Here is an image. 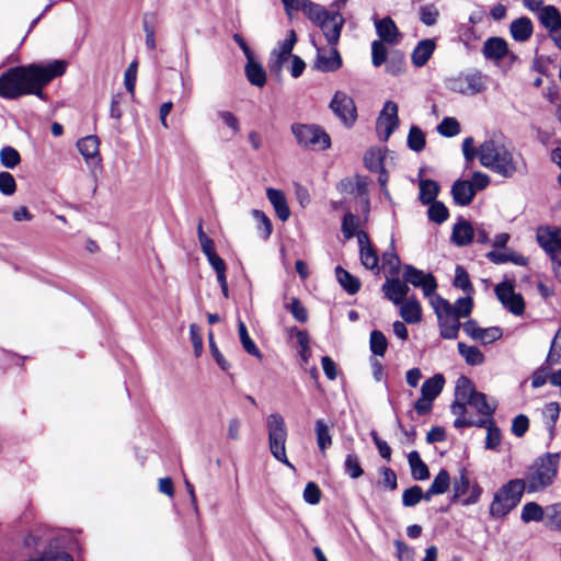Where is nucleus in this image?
<instances>
[{
	"instance_id": "obj_60",
	"label": "nucleus",
	"mask_w": 561,
	"mask_h": 561,
	"mask_svg": "<svg viewBox=\"0 0 561 561\" xmlns=\"http://www.w3.org/2000/svg\"><path fill=\"white\" fill-rule=\"evenodd\" d=\"M421 500H423V490L421 486L414 485L403 491L402 504L405 507L415 506Z\"/></svg>"
},
{
	"instance_id": "obj_3",
	"label": "nucleus",
	"mask_w": 561,
	"mask_h": 561,
	"mask_svg": "<svg viewBox=\"0 0 561 561\" xmlns=\"http://www.w3.org/2000/svg\"><path fill=\"white\" fill-rule=\"evenodd\" d=\"M559 453H547L538 457L526 470L522 480L528 493L541 492L550 486L558 473Z\"/></svg>"
},
{
	"instance_id": "obj_47",
	"label": "nucleus",
	"mask_w": 561,
	"mask_h": 561,
	"mask_svg": "<svg viewBox=\"0 0 561 561\" xmlns=\"http://www.w3.org/2000/svg\"><path fill=\"white\" fill-rule=\"evenodd\" d=\"M546 525L551 529L561 531V503L546 506Z\"/></svg>"
},
{
	"instance_id": "obj_13",
	"label": "nucleus",
	"mask_w": 561,
	"mask_h": 561,
	"mask_svg": "<svg viewBox=\"0 0 561 561\" xmlns=\"http://www.w3.org/2000/svg\"><path fill=\"white\" fill-rule=\"evenodd\" d=\"M332 112L347 127H351L357 118L354 100L344 91H336L330 102Z\"/></svg>"
},
{
	"instance_id": "obj_16",
	"label": "nucleus",
	"mask_w": 561,
	"mask_h": 561,
	"mask_svg": "<svg viewBox=\"0 0 561 561\" xmlns=\"http://www.w3.org/2000/svg\"><path fill=\"white\" fill-rule=\"evenodd\" d=\"M343 25H344V19L340 13L328 14L318 24V26L321 28V31L330 46L337 45Z\"/></svg>"
},
{
	"instance_id": "obj_50",
	"label": "nucleus",
	"mask_w": 561,
	"mask_h": 561,
	"mask_svg": "<svg viewBox=\"0 0 561 561\" xmlns=\"http://www.w3.org/2000/svg\"><path fill=\"white\" fill-rule=\"evenodd\" d=\"M454 286L463 290L466 295H472L474 288L469 279V275L466 270L458 265L455 270Z\"/></svg>"
},
{
	"instance_id": "obj_14",
	"label": "nucleus",
	"mask_w": 561,
	"mask_h": 561,
	"mask_svg": "<svg viewBox=\"0 0 561 561\" xmlns=\"http://www.w3.org/2000/svg\"><path fill=\"white\" fill-rule=\"evenodd\" d=\"M536 240L539 247L551 256L552 261L558 260L557 253L561 252V227H538Z\"/></svg>"
},
{
	"instance_id": "obj_54",
	"label": "nucleus",
	"mask_w": 561,
	"mask_h": 561,
	"mask_svg": "<svg viewBox=\"0 0 561 561\" xmlns=\"http://www.w3.org/2000/svg\"><path fill=\"white\" fill-rule=\"evenodd\" d=\"M437 133L444 137H454L460 133V124L454 117H445L437 126Z\"/></svg>"
},
{
	"instance_id": "obj_57",
	"label": "nucleus",
	"mask_w": 561,
	"mask_h": 561,
	"mask_svg": "<svg viewBox=\"0 0 561 561\" xmlns=\"http://www.w3.org/2000/svg\"><path fill=\"white\" fill-rule=\"evenodd\" d=\"M285 308L298 322L304 323L308 320V311L298 298H290V300L285 304Z\"/></svg>"
},
{
	"instance_id": "obj_10",
	"label": "nucleus",
	"mask_w": 561,
	"mask_h": 561,
	"mask_svg": "<svg viewBox=\"0 0 561 561\" xmlns=\"http://www.w3.org/2000/svg\"><path fill=\"white\" fill-rule=\"evenodd\" d=\"M453 491L454 500L462 499L461 503L465 506L478 503L482 494V489L477 482L470 483L468 472L465 468H462L459 471V476L455 478Z\"/></svg>"
},
{
	"instance_id": "obj_30",
	"label": "nucleus",
	"mask_w": 561,
	"mask_h": 561,
	"mask_svg": "<svg viewBox=\"0 0 561 561\" xmlns=\"http://www.w3.org/2000/svg\"><path fill=\"white\" fill-rule=\"evenodd\" d=\"M510 32L515 41L526 42L533 34V23L526 16L518 18L512 22Z\"/></svg>"
},
{
	"instance_id": "obj_27",
	"label": "nucleus",
	"mask_w": 561,
	"mask_h": 561,
	"mask_svg": "<svg viewBox=\"0 0 561 561\" xmlns=\"http://www.w3.org/2000/svg\"><path fill=\"white\" fill-rule=\"evenodd\" d=\"M376 31L381 41L396 44L398 42L399 31L390 18H383L375 23Z\"/></svg>"
},
{
	"instance_id": "obj_8",
	"label": "nucleus",
	"mask_w": 561,
	"mask_h": 561,
	"mask_svg": "<svg viewBox=\"0 0 561 561\" xmlns=\"http://www.w3.org/2000/svg\"><path fill=\"white\" fill-rule=\"evenodd\" d=\"M446 87L449 91L462 95H476L486 89V77L480 71L459 73L447 79Z\"/></svg>"
},
{
	"instance_id": "obj_15",
	"label": "nucleus",
	"mask_w": 561,
	"mask_h": 561,
	"mask_svg": "<svg viewBox=\"0 0 561 561\" xmlns=\"http://www.w3.org/2000/svg\"><path fill=\"white\" fill-rule=\"evenodd\" d=\"M316 46L313 68L321 72H335L342 67V57L335 46Z\"/></svg>"
},
{
	"instance_id": "obj_46",
	"label": "nucleus",
	"mask_w": 561,
	"mask_h": 561,
	"mask_svg": "<svg viewBox=\"0 0 561 561\" xmlns=\"http://www.w3.org/2000/svg\"><path fill=\"white\" fill-rule=\"evenodd\" d=\"M293 55L288 51L283 50L278 46H276L270 57L268 68L272 72L279 73L283 69L284 64Z\"/></svg>"
},
{
	"instance_id": "obj_4",
	"label": "nucleus",
	"mask_w": 561,
	"mask_h": 561,
	"mask_svg": "<svg viewBox=\"0 0 561 561\" xmlns=\"http://www.w3.org/2000/svg\"><path fill=\"white\" fill-rule=\"evenodd\" d=\"M524 492L522 480H510L495 492L490 504V515L496 518L506 516L518 505Z\"/></svg>"
},
{
	"instance_id": "obj_64",
	"label": "nucleus",
	"mask_w": 561,
	"mask_h": 561,
	"mask_svg": "<svg viewBox=\"0 0 561 561\" xmlns=\"http://www.w3.org/2000/svg\"><path fill=\"white\" fill-rule=\"evenodd\" d=\"M358 230V220L357 218L351 214L347 213L343 217L342 221V232L346 239L353 238L355 234H357Z\"/></svg>"
},
{
	"instance_id": "obj_58",
	"label": "nucleus",
	"mask_w": 561,
	"mask_h": 561,
	"mask_svg": "<svg viewBox=\"0 0 561 561\" xmlns=\"http://www.w3.org/2000/svg\"><path fill=\"white\" fill-rule=\"evenodd\" d=\"M252 216L257 221V230L263 239H268L272 233V222L270 218L259 209L252 210Z\"/></svg>"
},
{
	"instance_id": "obj_17",
	"label": "nucleus",
	"mask_w": 561,
	"mask_h": 561,
	"mask_svg": "<svg viewBox=\"0 0 561 561\" xmlns=\"http://www.w3.org/2000/svg\"><path fill=\"white\" fill-rule=\"evenodd\" d=\"M77 148L84 158L87 164L99 165L101 163L100 157V140L94 135L85 136L77 141Z\"/></svg>"
},
{
	"instance_id": "obj_32",
	"label": "nucleus",
	"mask_w": 561,
	"mask_h": 561,
	"mask_svg": "<svg viewBox=\"0 0 561 561\" xmlns=\"http://www.w3.org/2000/svg\"><path fill=\"white\" fill-rule=\"evenodd\" d=\"M468 405L474 408L480 414L491 416L495 409L496 402H489L485 394L482 392H476L468 401Z\"/></svg>"
},
{
	"instance_id": "obj_22",
	"label": "nucleus",
	"mask_w": 561,
	"mask_h": 561,
	"mask_svg": "<svg viewBox=\"0 0 561 561\" xmlns=\"http://www.w3.org/2000/svg\"><path fill=\"white\" fill-rule=\"evenodd\" d=\"M436 44L432 38L422 39L413 49L411 59L415 67H423L432 57Z\"/></svg>"
},
{
	"instance_id": "obj_19",
	"label": "nucleus",
	"mask_w": 561,
	"mask_h": 561,
	"mask_svg": "<svg viewBox=\"0 0 561 561\" xmlns=\"http://www.w3.org/2000/svg\"><path fill=\"white\" fill-rule=\"evenodd\" d=\"M357 240H358V244H359L362 264L367 270H370V271L376 270L378 272L379 271V266H378L379 259L369 242L367 233H365L364 231H359L357 233Z\"/></svg>"
},
{
	"instance_id": "obj_41",
	"label": "nucleus",
	"mask_w": 561,
	"mask_h": 561,
	"mask_svg": "<svg viewBox=\"0 0 561 561\" xmlns=\"http://www.w3.org/2000/svg\"><path fill=\"white\" fill-rule=\"evenodd\" d=\"M316 436H317V444L321 453H324L327 448H329L332 445V437L330 434L329 426L323 420H317L316 421Z\"/></svg>"
},
{
	"instance_id": "obj_38",
	"label": "nucleus",
	"mask_w": 561,
	"mask_h": 561,
	"mask_svg": "<svg viewBox=\"0 0 561 561\" xmlns=\"http://www.w3.org/2000/svg\"><path fill=\"white\" fill-rule=\"evenodd\" d=\"M335 275L341 286L351 295L356 294L360 288L359 280L354 277L351 273L337 266L335 268Z\"/></svg>"
},
{
	"instance_id": "obj_53",
	"label": "nucleus",
	"mask_w": 561,
	"mask_h": 561,
	"mask_svg": "<svg viewBox=\"0 0 561 561\" xmlns=\"http://www.w3.org/2000/svg\"><path fill=\"white\" fill-rule=\"evenodd\" d=\"M486 424L483 427H486V439H485V447L488 449H496L497 446L501 443V431L499 427L494 425V422L492 420H484Z\"/></svg>"
},
{
	"instance_id": "obj_44",
	"label": "nucleus",
	"mask_w": 561,
	"mask_h": 561,
	"mask_svg": "<svg viewBox=\"0 0 561 561\" xmlns=\"http://www.w3.org/2000/svg\"><path fill=\"white\" fill-rule=\"evenodd\" d=\"M369 346L374 355L382 357L388 348V341L386 335L381 331L374 330L370 333Z\"/></svg>"
},
{
	"instance_id": "obj_34",
	"label": "nucleus",
	"mask_w": 561,
	"mask_h": 561,
	"mask_svg": "<svg viewBox=\"0 0 561 561\" xmlns=\"http://www.w3.org/2000/svg\"><path fill=\"white\" fill-rule=\"evenodd\" d=\"M444 377L440 374L434 375L433 377L426 379L421 388V394L423 397H427L432 400H434L436 397L439 396L444 388Z\"/></svg>"
},
{
	"instance_id": "obj_61",
	"label": "nucleus",
	"mask_w": 561,
	"mask_h": 561,
	"mask_svg": "<svg viewBox=\"0 0 561 561\" xmlns=\"http://www.w3.org/2000/svg\"><path fill=\"white\" fill-rule=\"evenodd\" d=\"M439 11L434 4H426L420 8V20L426 26L436 24Z\"/></svg>"
},
{
	"instance_id": "obj_28",
	"label": "nucleus",
	"mask_w": 561,
	"mask_h": 561,
	"mask_svg": "<svg viewBox=\"0 0 561 561\" xmlns=\"http://www.w3.org/2000/svg\"><path fill=\"white\" fill-rule=\"evenodd\" d=\"M474 238V229L472 226L466 221L460 220L453 228L451 240L455 244L459 247H465L471 243Z\"/></svg>"
},
{
	"instance_id": "obj_51",
	"label": "nucleus",
	"mask_w": 561,
	"mask_h": 561,
	"mask_svg": "<svg viewBox=\"0 0 561 561\" xmlns=\"http://www.w3.org/2000/svg\"><path fill=\"white\" fill-rule=\"evenodd\" d=\"M300 10H302L307 16L314 22L317 25L323 20L330 12L324 10L321 5L314 4L308 0L304 2Z\"/></svg>"
},
{
	"instance_id": "obj_21",
	"label": "nucleus",
	"mask_w": 561,
	"mask_h": 561,
	"mask_svg": "<svg viewBox=\"0 0 561 561\" xmlns=\"http://www.w3.org/2000/svg\"><path fill=\"white\" fill-rule=\"evenodd\" d=\"M266 196L272 204L277 217L282 221H286L290 216V209L284 192L277 188L268 187L266 190Z\"/></svg>"
},
{
	"instance_id": "obj_45",
	"label": "nucleus",
	"mask_w": 561,
	"mask_h": 561,
	"mask_svg": "<svg viewBox=\"0 0 561 561\" xmlns=\"http://www.w3.org/2000/svg\"><path fill=\"white\" fill-rule=\"evenodd\" d=\"M477 391L468 377L460 376L456 382L455 397L457 400L468 401Z\"/></svg>"
},
{
	"instance_id": "obj_33",
	"label": "nucleus",
	"mask_w": 561,
	"mask_h": 561,
	"mask_svg": "<svg viewBox=\"0 0 561 561\" xmlns=\"http://www.w3.org/2000/svg\"><path fill=\"white\" fill-rule=\"evenodd\" d=\"M238 333H239V339H240V342H241L244 351L248 354H250L259 359H262L263 355H262L261 351L259 350V347L256 346V344L254 343V341L250 337L248 329L242 320L238 321Z\"/></svg>"
},
{
	"instance_id": "obj_7",
	"label": "nucleus",
	"mask_w": 561,
	"mask_h": 561,
	"mask_svg": "<svg viewBox=\"0 0 561 561\" xmlns=\"http://www.w3.org/2000/svg\"><path fill=\"white\" fill-rule=\"evenodd\" d=\"M291 131L297 142L308 149L325 150L331 145L330 136L319 126L295 124Z\"/></svg>"
},
{
	"instance_id": "obj_26",
	"label": "nucleus",
	"mask_w": 561,
	"mask_h": 561,
	"mask_svg": "<svg viewBox=\"0 0 561 561\" xmlns=\"http://www.w3.org/2000/svg\"><path fill=\"white\" fill-rule=\"evenodd\" d=\"M540 23L549 32H557L561 26V14L554 5H545L538 14Z\"/></svg>"
},
{
	"instance_id": "obj_20",
	"label": "nucleus",
	"mask_w": 561,
	"mask_h": 561,
	"mask_svg": "<svg viewBox=\"0 0 561 561\" xmlns=\"http://www.w3.org/2000/svg\"><path fill=\"white\" fill-rule=\"evenodd\" d=\"M451 195L455 204L467 206L473 201L476 192L468 180H457L451 186Z\"/></svg>"
},
{
	"instance_id": "obj_59",
	"label": "nucleus",
	"mask_w": 561,
	"mask_h": 561,
	"mask_svg": "<svg viewBox=\"0 0 561 561\" xmlns=\"http://www.w3.org/2000/svg\"><path fill=\"white\" fill-rule=\"evenodd\" d=\"M27 561H73V559L69 553L50 547L48 550L44 551L41 557Z\"/></svg>"
},
{
	"instance_id": "obj_37",
	"label": "nucleus",
	"mask_w": 561,
	"mask_h": 561,
	"mask_svg": "<svg viewBox=\"0 0 561 561\" xmlns=\"http://www.w3.org/2000/svg\"><path fill=\"white\" fill-rule=\"evenodd\" d=\"M420 188V201L424 205H428L436 201V197L439 192V186L437 182L433 180H422L419 184Z\"/></svg>"
},
{
	"instance_id": "obj_55",
	"label": "nucleus",
	"mask_w": 561,
	"mask_h": 561,
	"mask_svg": "<svg viewBox=\"0 0 561 561\" xmlns=\"http://www.w3.org/2000/svg\"><path fill=\"white\" fill-rule=\"evenodd\" d=\"M549 363L542 364L538 367L531 375V387L540 388L545 386L548 381L550 382L551 369Z\"/></svg>"
},
{
	"instance_id": "obj_56",
	"label": "nucleus",
	"mask_w": 561,
	"mask_h": 561,
	"mask_svg": "<svg viewBox=\"0 0 561 561\" xmlns=\"http://www.w3.org/2000/svg\"><path fill=\"white\" fill-rule=\"evenodd\" d=\"M472 307L473 301L471 295H467L466 297L457 299L456 302L451 305V310L454 314L461 319L470 316Z\"/></svg>"
},
{
	"instance_id": "obj_6",
	"label": "nucleus",
	"mask_w": 561,
	"mask_h": 561,
	"mask_svg": "<svg viewBox=\"0 0 561 561\" xmlns=\"http://www.w3.org/2000/svg\"><path fill=\"white\" fill-rule=\"evenodd\" d=\"M431 307L433 308L439 334L445 340H456L461 328L460 319L453 313L451 304L442 296L432 297Z\"/></svg>"
},
{
	"instance_id": "obj_24",
	"label": "nucleus",
	"mask_w": 561,
	"mask_h": 561,
	"mask_svg": "<svg viewBox=\"0 0 561 561\" xmlns=\"http://www.w3.org/2000/svg\"><path fill=\"white\" fill-rule=\"evenodd\" d=\"M400 305V316L407 323L414 324L422 320V307L415 297H410Z\"/></svg>"
},
{
	"instance_id": "obj_31",
	"label": "nucleus",
	"mask_w": 561,
	"mask_h": 561,
	"mask_svg": "<svg viewBox=\"0 0 561 561\" xmlns=\"http://www.w3.org/2000/svg\"><path fill=\"white\" fill-rule=\"evenodd\" d=\"M408 462L411 468V474L414 480L423 481L428 479L430 471L426 463L421 459L416 450L409 453Z\"/></svg>"
},
{
	"instance_id": "obj_25",
	"label": "nucleus",
	"mask_w": 561,
	"mask_h": 561,
	"mask_svg": "<svg viewBox=\"0 0 561 561\" xmlns=\"http://www.w3.org/2000/svg\"><path fill=\"white\" fill-rule=\"evenodd\" d=\"M466 405H468L467 401L457 400V399L451 404V407H450L451 413L457 416V419L454 422V426L456 428H462V427H467V426H484L486 424L485 421L476 422V421L467 419L465 416L466 411H467Z\"/></svg>"
},
{
	"instance_id": "obj_23",
	"label": "nucleus",
	"mask_w": 561,
	"mask_h": 561,
	"mask_svg": "<svg viewBox=\"0 0 561 561\" xmlns=\"http://www.w3.org/2000/svg\"><path fill=\"white\" fill-rule=\"evenodd\" d=\"M507 51V43L501 37H491L483 45V55L486 59L501 60Z\"/></svg>"
},
{
	"instance_id": "obj_9",
	"label": "nucleus",
	"mask_w": 561,
	"mask_h": 561,
	"mask_svg": "<svg viewBox=\"0 0 561 561\" xmlns=\"http://www.w3.org/2000/svg\"><path fill=\"white\" fill-rule=\"evenodd\" d=\"M402 277L408 285L411 284L415 288H421L424 297L430 300L432 297L438 296L435 294L437 289V282L432 273H425L422 270H417L416 267L407 264L403 266Z\"/></svg>"
},
{
	"instance_id": "obj_18",
	"label": "nucleus",
	"mask_w": 561,
	"mask_h": 561,
	"mask_svg": "<svg viewBox=\"0 0 561 561\" xmlns=\"http://www.w3.org/2000/svg\"><path fill=\"white\" fill-rule=\"evenodd\" d=\"M382 291L385 297L392 304L400 305L405 299H408L410 288L404 279L401 280L397 277H391L388 278L382 285Z\"/></svg>"
},
{
	"instance_id": "obj_1",
	"label": "nucleus",
	"mask_w": 561,
	"mask_h": 561,
	"mask_svg": "<svg viewBox=\"0 0 561 561\" xmlns=\"http://www.w3.org/2000/svg\"><path fill=\"white\" fill-rule=\"evenodd\" d=\"M67 64L54 60L46 65L32 64L9 69L0 76V96L15 100L34 94L44 98L43 88L56 77L62 76Z\"/></svg>"
},
{
	"instance_id": "obj_62",
	"label": "nucleus",
	"mask_w": 561,
	"mask_h": 561,
	"mask_svg": "<svg viewBox=\"0 0 561 561\" xmlns=\"http://www.w3.org/2000/svg\"><path fill=\"white\" fill-rule=\"evenodd\" d=\"M432 492L444 494L450 486V476L447 470L443 469L434 478L432 484Z\"/></svg>"
},
{
	"instance_id": "obj_11",
	"label": "nucleus",
	"mask_w": 561,
	"mask_h": 561,
	"mask_svg": "<svg viewBox=\"0 0 561 561\" xmlns=\"http://www.w3.org/2000/svg\"><path fill=\"white\" fill-rule=\"evenodd\" d=\"M494 293L502 306L514 316H522L525 311V301L520 294L515 291L514 284L510 280L497 284Z\"/></svg>"
},
{
	"instance_id": "obj_43",
	"label": "nucleus",
	"mask_w": 561,
	"mask_h": 561,
	"mask_svg": "<svg viewBox=\"0 0 561 561\" xmlns=\"http://www.w3.org/2000/svg\"><path fill=\"white\" fill-rule=\"evenodd\" d=\"M382 266L387 268L389 274L397 275L400 270V259L394 250V241L391 239L390 250L382 254Z\"/></svg>"
},
{
	"instance_id": "obj_36",
	"label": "nucleus",
	"mask_w": 561,
	"mask_h": 561,
	"mask_svg": "<svg viewBox=\"0 0 561 561\" xmlns=\"http://www.w3.org/2000/svg\"><path fill=\"white\" fill-rule=\"evenodd\" d=\"M520 518L524 523L546 520V508L536 502H528L522 508Z\"/></svg>"
},
{
	"instance_id": "obj_5",
	"label": "nucleus",
	"mask_w": 561,
	"mask_h": 561,
	"mask_svg": "<svg viewBox=\"0 0 561 561\" xmlns=\"http://www.w3.org/2000/svg\"><path fill=\"white\" fill-rule=\"evenodd\" d=\"M268 447L273 457L295 470L294 465L286 455L287 427L284 417L279 413H272L266 417Z\"/></svg>"
},
{
	"instance_id": "obj_42",
	"label": "nucleus",
	"mask_w": 561,
	"mask_h": 561,
	"mask_svg": "<svg viewBox=\"0 0 561 561\" xmlns=\"http://www.w3.org/2000/svg\"><path fill=\"white\" fill-rule=\"evenodd\" d=\"M408 147L415 152H420L425 148L426 139L424 131L419 126H411L408 134Z\"/></svg>"
},
{
	"instance_id": "obj_48",
	"label": "nucleus",
	"mask_w": 561,
	"mask_h": 561,
	"mask_svg": "<svg viewBox=\"0 0 561 561\" xmlns=\"http://www.w3.org/2000/svg\"><path fill=\"white\" fill-rule=\"evenodd\" d=\"M365 167L375 172L383 168V156L380 149L371 148L364 156Z\"/></svg>"
},
{
	"instance_id": "obj_29",
	"label": "nucleus",
	"mask_w": 561,
	"mask_h": 561,
	"mask_svg": "<svg viewBox=\"0 0 561 561\" xmlns=\"http://www.w3.org/2000/svg\"><path fill=\"white\" fill-rule=\"evenodd\" d=\"M245 77L252 85L263 88L266 83V72L262 65L256 62L254 58L247 59L244 68Z\"/></svg>"
},
{
	"instance_id": "obj_52",
	"label": "nucleus",
	"mask_w": 561,
	"mask_h": 561,
	"mask_svg": "<svg viewBox=\"0 0 561 561\" xmlns=\"http://www.w3.org/2000/svg\"><path fill=\"white\" fill-rule=\"evenodd\" d=\"M0 162L4 168L14 169L21 162L19 151L10 146L3 147L0 151Z\"/></svg>"
},
{
	"instance_id": "obj_63",
	"label": "nucleus",
	"mask_w": 561,
	"mask_h": 561,
	"mask_svg": "<svg viewBox=\"0 0 561 561\" xmlns=\"http://www.w3.org/2000/svg\"><path fill=\"white\" fill-rule=\"evenodd\" d=\"M547 363L549 364H561V328L557 331L548 356H547Z\"/></svg>"
},
{
	"instance_id": "obj_35",
	"label": "nucleus",
	"mask_w": 561,
	"mask_h": 561,
	"mask_svg": "<svg viewBox=\"0 0 561 561\" xmlns=\"http://www.w3.org/2000/svg\"><path fill=\"white\" fill-rule=\"evenodd\" d=\"M458 352L463 357L466 363L471 366H478L483 364L484 355L477 346H469L462 342H459Z\"/></svg>"
},
{
	"instance_id": "obj_12",
	"label": "nucleus",
	"mask_w": 561,
	"mask_h": 561,
	"mask_svg": "<svg viewBox=\"0 0 561 561\" xmlns=\"http://www.w3.org/2000/svg\"><path fill=\"white\" fill-rule=\"evenodd\" d=\"M398 105L387 101L376 122V131L380 140L387 141L399 126Z\"/></svg>"
},
{
	"instance_id": "obj_40",
	"label": "nucleus",
	"mask_w": 561,
	"mask_h": 561,
	"mask_svg": "<svg viewBox=\"0 0 561 561\" xmlns=\"http://www.w3.org/2000/svg\"><path fill=\"white\" fill-rule=\"evenodd\" d=\"M560 415V407L557 402L547 403L542 409L543 422L547 425L550 438L554 437V425Z\"/></svg>"
},
{
	"instance_id": "obj_49",
	"label": "nucleus",
	"mask_w": 561,
	"mask_h": 561,
	"mask_svg": "<svg viewBox=\"0 0 561 561\" xmlns=\"http://www.w3.org/2000/svg\"><path fill=\"white\" fill-rule=\"evenodd\" d=\"M428 205H430V207L427 210V215H428L430 220H432L438 225H440L447 220V218L449 216V211L444 203L435 201Z\"/></svg>"
},
{
	"instance_id": "obj_2",
	"label": "nucleus",
	"mask_w": 561,
	"mask_h": 561,
	"mask_svg": "<svg viewBox=\"0 0 561 561\" xmlns=\"http://www.w3.org/2000/svg\"><path fill=\"white\" fill-rule=\"evenodd\" d=\"M478 158L481 165L504 178H512L526 169L520 153L495 139L485 140L479 146Z\"/></svg>"
},
{
	"instance_id": "obj_39",
	"label": "nucleus",
	"mask_w": 561,
	"mask_h": 561,
	"mask_svg": "<svg viewBox=\"0 0 561 561\" xmlns=\"http://www.w3.org/2000/svg\"><path fill=\"white\" fill-rule=\"evenodd\" d=\"M46 543H49V548L53 547V537L43 529H34L24 539V545L27 548L36 549Z\"/></svg>"
}]
</instances>
